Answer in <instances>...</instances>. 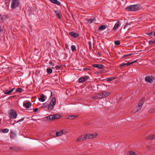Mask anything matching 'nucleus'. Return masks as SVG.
I'll use <instances>...</instances> for the list:
<instances>
[{
  "label": "nucleus",
  "instance_id": "1",
  "mask_svg": "<svg viewBox=\"0 0 155 155\" xmlns=\"http://www.w3.org/2000/svg\"><path fill=\"white\" fill-rule=\"evenodd\" d=\"M98 134L96 133L93 134H83L79 137L76 140L77 142H80L84 141L87 139H92L97 137Z\"/></svg>",
  "mask_w": 155,
  "mask_h": 155
},
{
  "label": "nucleus",
  "instance_id": "2",
  "mask_svg": "<svg viewBox=\"0 0 155 155\" xmlns=\"http://www.w3.org/2000/svg\"><path fill=\"white\" fill-rule=\"evenodd\" d=\"M110 94V93L108 91H104L102 93L98 94L97 95L94 97V98H100L108 97Z\"/></svg>",
  "mask_w": 155,
  "mask_h": 155
},
{
  "label": "nucleus",
  "instance_id": "3",
  "mask_svg": "<svg viewBox=\"0 0 155 155\" xmlns=\"http://www.w3.org/2000/svg\"><path fill=\"white\" fill-rule=\"evenodd\" d=\"M125 9L128 11H134L138 9V7L137 5H130L127 7Z\"/></svg>",
  "mask_w": 155,
  "mask_h": 155
},
{
  "label": "nucleus",
  "instance_id": "4",
  "mask_svg": "<svg viewBox=\"0 0 155 155\" xmlns=\"http://www.w3.org/2000/svg\"><path fill=\"white\" fill-rule=\"evenodd\" d=\"M18 2L17 0H12L11 2V8L14 9L17 7L18 5Z\"/></svg>",
  "mask_w": 155,
  "mask_h": 155
},
{
  "label": "nucleus",
  "instance_id": "5",
  "mask_svg": "<svg viewBox=\"0 0 155 155\" xmlns=\"http://www.w3.org/2000/svg\"><path fill=\"white\" fill-rule=\"evenodd\" d=\"M154 79L155 78L152 76H147L145 78V80L147 82L152 84L153 82V79Z\"/></svg>",
  "mask_w": 155,
  "mask_h": 155
},
{
  "label": "nucleus",
  "instance_id": "6",
  "mask_svg": "<svg viewBox=\"0 0 155 155\" xmlns=\"http://www.w3.org/2000/svg\"><path fill=\"white\" fill-rule=\"evenodd\" d=\"M144 101L145 97H143L140 101L138 105L136 107L138 110H140L141 109Z\"/></svg>",
  "mask_w": 155,
  "mask_h": 155
},
{
  "label": "nucleus",
  "instance_id": "7",
  "mask_svg": "<svg viewBox=\"0 0 155 155\" xmlns=\"http://www.w3.org/2000/svg\"><path fill=\"white\" fill-rule=\"evenodd\" d=\"M60 117H45L43 119L44 120H53L55 119H59L60 118Z\"/></svg>",
  "mask_w": 155,
  "mask_h": 155
},
{
  "label": "nucleus",
  "instance_id": "8",
  "mask_svg": "<svg viewBox=\"0 0 155 155\" xmlns=\"http://www.w3.org/2000/svg\"><path fill=\"white\" fill-rule=\"evenodd\" d=\"M66 132L67 131L63 129L56 132V135L57 136H60L62 135L63 134L66 133Z\"/></svg>",
  "mask_w": 155,
  "mask_h": 155
},
{
  "label": "nucleus",
  "instance_id": "9",
  "mask_svg": "<svg viewBox=\"0 0 155 155\" xmlns=\"http://www.w3.org/2000/svg\"><path fill=\"white\" fill-rule=\"evenodd\" d=\"M9 116H17V114L16 112L13 109H11L8 111Z\"/></svg>",
  "mask_w": 155,
  "mask_h": 155
},
{
  "label": "nucleus",
  "instance_id": "10",
  "mask_svg": "<svg viewBox=\"0 0 155 155\" xmlns=\"http://www.w3.org/2000/svg\"><path fill=\"white\" fill-rule=\"evenodd\" d=\"M10 137L12 140H15L17 138V136L15 132L12 131L10 133Z\"/></svg>",
  "mask_w": 155,
  "mask_h": 155
},
{
  "label": "nucleus",
  "instance_id": "11",
  "mask_svg": "<svg viewBox=\"0 0 155 155\" xmlns=\"http://www.w3.org/2000/svg\"><path fill=\"white\" fill-rule=\"evenodd\" d=\"M88 78L89 77L87 76H85L84 77H81L79 79V82L83 83L88 79Z\"/></svg>",
  "mask_w": 155,
  "mask_h": 155
},
{
  "label": "nucleus",
  "instance_id": "12",
  "mask_svg": "<svg viewBox=\"0 0 155 155\" xmlns=\"http://www.w3.org/2000/svg\"><path fill=\"white\" fill-rule=\"evenodd\" d=\"M92 66L94 67L97 68H98L100 69H103L104 67L103 65L100 64H93Z\"/></svg>",
  "mask_w": 155,
  "mask_h": 155
},
{
  "label": "nucleus",
  "instance_id": "13",
  "mask_svg": "<svg viewBox=\"0 0 155 155\" xmlns=\"http://www.w3.org/2000/svg\"><path fill=\"white\" fill-rule=\"evenodd\" d=\"M32 105L31 103L29 101H28L26 103L23 104L24 106L27 108H28L29 107H31Z\"/></svg>",
  "mask_w": 155,
  "mask_h": 155
},
{
  "label": "nucleus",
  "instance_id": "14",
  "mask_svg": "<svg viewBox=\"0 0 155 155\" xmlns=\"http://www.w3.org/2000/svg\"><path fill=\"white\" fill-rule=\"evenodd\" d=\"M69 35L74 38H77L79 35L78 33H75L73 31L70 32Z\"/></svg>",
  "mask_w": 155,
  "mask_h": 155
},
{
  "label": "nucleus",
  "instance_id": "15",
  "mask_svg": "<svg viewBox=\"0 0 155 155\" xmlns=\"http://www.w3.org/2000/svg\"><path fill=\"white\" fill-rule=\"evenodd\" d=\"M120 25V22L118 21L115 24L113 29L114 30L116 29L119 28Z\"/></svg>",
  "mask_w": 155,
  "mask_h": 155
},
{
  "label": "nucleus",
  "instance_id": "16",
  "mask_svg": "<svg viewBox=\"0 0 155 155\" xmlns=\"http://www.w3.org/2000/svg\"><path fill=\"white\" fill-rule=\"evenodd\" d=\"M155 140V134L149 136L145 138L146 140Z\"/></svg>",
  "mask_w": 155,
  "mask_h": 155
},
{
  "label": "nucleus",
  "instance_id": "17",
  "mask_svg": "<svg viewBox=\"0 0 155 155\" xmlns=\"http://www.w3.org/2000/svg\"><path fill=\"white\" fill-rule=\"evenodd\" d=\"M15 89V88H14L10 90H7L6 91H5L4 93L5 94H10L13 91V90Z\"/></svg>",
  "mask_w": 155,
  "mask_h": 155
},
{
  "label": "nucleus",
  "instance_id": "18",
  "mask_svg": "<svg viewBox=\"0 0 155 155\" xmlns=\"http://www.w3.org/2000/svg\"><path fill=\"white\" fill-rule=\"evenodd\" d=\"M130 62H128L126 63H123L122 64H120L119 65V66L120 67H126L130 65Z\"/></svg>",
  "mask_w": 155,
  "mask_h": 155
},
{
  "label": "nucleus",
  "instance_id": "19",
  "mask_svg": "<svg viewBox=\"0 0 155 155\" xmlns=\"http://www.w3.org/2000/svg\"><path fill=\"white\" fill-rule=\"evenodd\" d=\"M50 104L53 105V106H54L56 104V99L55 97H53L52 98Z\"/></svg>",
  "mask_w": 155,
  "mask_h": 155
},
{
  "label": "nucleus",
  "instance_id": "20",
  "mask_svg": "<svg viewBox=\"0 0 155 155\" xmlns=\"http://www.w3.org/2000/svg\"><path fill=\"white\" fill-rule=\"evenodd\" d=\"M45 96L43 94H42L41 95L40 97L39 98V100L41 102H44L45 101Z\"/></svg>",
  "mask_w": 155,
  "mask_h": 155
},
{
  "label": "nucleus",
  "instance_id": "21",
  "mask_svg": "<svg viewBox=\"0 0 155 155\" xmlns=\"http://www.w3.org/2000/svg\"><path fill=\"white\" fill-rule=\"evenodd\" d=\"M107 26L106 25H102L100 26L99 28L98 29L100 30H102L106 29Z\"/></svg>",
  "mask_w": 155,
  "mask_h": 155
},
{
  "label": "nucleus",
  "instance_id": "22",
  "mask_svg": "<svg viewBox=\"0 0 155 155\" xmlns=\"http://www.w3.org/2000/svg\"><path fill=\"white\" fill-rule=\"evenodd\" d=\"M54 12L57 17L59 19H60L61 18V16L60 14V12L58 11L57 10H55Z\"/></svg>",
  "mask_w": 155,
  "mask_h": 155
},
{
  "label": "nucleus",
  "instance_id": "23",
  "mask_svg": "<svg viewBox=\"0 0 155 155\" xmlns=\"http://www.w3.org/2000/svg\"><path fill=\"white\" fill-rule=\"evenodd\" d=\"M52 3L56 4L57 5H60L61 3L57 0H50Z\"/></svg>",
  "mask_w": 155,
  "mask_h": 155
},
{
  "label": "nucleus",
  "instance_id": "24",
  "mask_svg": "<svg viewBox=\"0 0 155 155\" xmlns=\"http://www.w3.org/2000/svg\"><path fill=\"white\" fill-rule=\"evenodd\" d=\"M95 20V18L92 19V18H90V19H87V21L88 22V23H91L93 22V21Z\"/></svg>",
  "mask_w": 155,
  "mask_h": 155
},
{
  "label": "nucleus",
  "instance_id": "25",
  "mask_svg": "<svg viewBox=\"0 0 155 155\" xmlns=\"http://www.w3.org/2000/svg\"><path fill=\"white\" fill-rule=\"evenodd\" d=\"M47 72L48 74H51L52 73V69L50 68H48L47 69Z\"/></svg>",
  "mask_w": 155,
  "mask_h": 155
},
{
  "label": "nucleus",
  "instance_id": "26",
  "mask_svg": "<svg viewBox=\"0 0 155 155\" xmlns=\"http://www.w3.org/2000/svg\"><path fill=\"white\" fill-rule=\"evenodd\" d=\"M116 78V77H113L111 78H107V80L108 81H112Z\"/></svg>",
  "mask_w": 155,
  "mask_h": 155
},
{
  "label": "nucleus",
  "instance_id": "27",
  "mask_svg": "<svg viewBox=\"0 0 155 155\" xmlns=\"http://www.w3.org/2000/svg\"><path fill=\"white\" fill-rule=\"evenodd\" d=\"M10 149L13 150H18V148L17 147L14 146L10 147Z\"/></svg>",
  "mask_w": 155,
  "mask_h": 155
},
{
  "label": "nucleus",
  "instance_id": "28",
  "mask_svg": "<svg viewBox=\"0 0 155 155\" xmlns=\"http://www.w3.org/2000/svg\"><path fill=\"white\" fill-rule=\"evenodd\" d=\"M149 43L151 45H154L155 44V39H152L149 41Z\"/></svg>",
  "mask_w": 155,
  "mask_h": 155
},
{
  "label": "nucleus",
  "instance_id": "29",
  "mask_svg": "<svg viewBox=\"0 0 155 155\" xmlns=\"http://www.w3.org/2000/svg\"><path fill=\"white\" fill-rule=\"evenodd\" d=\"M2 132L5 133H8L9 131V129L8 128H6L5 129H2L1 130Z\"/></svg>",
  "mask_w": 155,
  "mask_h": 155
},
{
  "label": "nucleus",
  "instance_id": "30",
  "mask_svg": "<svg viewBox=\"0 0 155 155\" xmlns=\"http://www.w3.org/2000/svg\"><path fill=\"white\" fill-rule=\"evenodd\" d=\"M63 115L61 114H52L49 115L48 116H62Z\"/></svg>",
  "mask_w": 155,
  "mask_h": 155
},
{
  "label": "nucleus",
  "instance_id": "31",
  "mask_svg": "<svg viewBox=\"0 0 155 155\" xmlns=\"http://www.w3.org/2000/svg\"><path fill=\"white\" fill-rule=\"evenodd\" d=\"M54 106H53V105L50 104L48 106V108L49 110H52L54 107Z\"/></svg>",
  "mask_w": 155,
  "mask_h": 155
},
{
  "label": "nucleus",
  "instance_id": "32",
  "mask_svg": "<svg viewBox=\"0 0 155 155\" xmlns=\"http://www.w3.org/2000/svg\"><path fill=\"white\" fill-rule=\"evenodd\" d=\"M128 153L129 155H136V154L135 152L132 151H130L128 152Z\"/></svg>",
  "mask_w": 155,
  "mask_h": 155
},
{
  "label": "nucleus",
  "instance_id": "33",
  "mask_svg": "<svg viewBox=\"0 0 155 155\" xmlns=\"http://www.w3.org/2000/svg\"><path fill=\"white\" fill-rule=\"evenodd\" d=\"M138 111V110H137V108L135 107L134 109H133L132 111L131 112L133 113H136V112H137Z\"/></svg>",
  "mask_w": 155,
  "mask_h": 155
},
{
  "label": "nucleus",
  "instance_id": "34",
  "mask_svg": "<svg viewBox=\"0 0 155 155\" xmlns=\"http://www.w3.org/2000/svg\"><path fill=\"white\" fill-rule=\"evenodd\" d=\"M71 50L73 51H74L76 50V48L74 45H72L71 46Z\"/></svg>",
  "mask_w": 155,
  "mask_h": 155
},
{
  "label": "nucleus",
  "instance_id": "35",
  "mask_svg": "<svg viewBox=\"0 0 155 155\" xmlns=\"http://www.w3.org/2000/svg\"><path fill=\"white\" fill-rule=\"evenodd\" d=\"M155 112V107L149 110V112L152 113Z\"/></svg>",
  "mask_w": 155,
  "mask_h": 155
},
{
  "label": "nucleus",
  "instance_id": "36",
  "mask_svg": "<svg viewBox=\"0 0 155 155\" xmlns=\"http://www.w3.org/2000/svg\"><path fill=\"white\" fill-rule=\"evenodd\" d=\"M114 43L116 45H119L120 44V41L119 40H117L115 41Z\"/></svg>",
  "mask_w": 155,
  "mask_h": 155
},
{
  "label": "nucleus",
  "instance_id": "37",
  "mask_svg": "<svg viewBox=\"0 0 155 155\" xmlns=\"http://www.w3.org/2000/svg\"><path fill=\"white\" fill-rule=\"evenodd\" d=\"M75 117H68L67 118V119H69V120H72Z\"/></svg>",
  "mask_w": 155,
  "mask_h": 155
},
{
  "label": "nucleus",
  "instance_id": "38",
  "mask_svg": "<svg viewBox=\"0 0 155 155\" xmlns=\"http://www.w3.org/2000/svg\"><path fill=\"white\" fill-rule=\"evenodd\" d=\"M131 55V54H125L122 57V58H125L127 56H129Z\"/></svg>",
  "mask_w": 155,
  "mask_h": 155
},
{
  "label": "nucleus",
  "instance_id": "39",
  "mask_svg": "<svg viewBox=\"0 0 155 155\" xmlns=\"http://www.w3.org/2000/svg\"><path fill=\"white\" fill-rule=\"evenodd\" d=\"M38 108H36L34 109H33V110L34 112H36L38 111Z\"/></svg>",
  "mask_w": 155,
  "mask_h": 155
},
{
  "label": "nucleus",
  "instance_id": "40",
  "mask_svg": "<svg viewBox=\"0 0 155 155\" xmlns=\"http://www.w3.org/2000/svg\"><path fill=\"white\" fill-rule=\"evenodd\" d=\"M88 44L89 45L90 48H91V43L90 41L88 42Z\"/></svg>",
  "mask_w": 155,
  "mask_h": 155
},
{
  "label": "nucleus",
  "instance_id": "41",
  "mask_svg": "<svg viewBox=\"0 0 155 155\" xmlns=\"http://www.w3.org/2000/svg\"><path fill=\"white\" fill-rule=\"evenodd\" d=\"M55 68H57V69H60V67L59 66H55Z\"/></svg>",
  "mask_w": 155,
  "mask_h": 155
},
{
  "label": "nucleus",
  "instance_id": "42",
  "mask_svg": "<svg viewBox=\"0 0 155 155\" xmlns=\"http://www.w3.org/2000/svg\"><path fill=\"white\" fill-rule=\"evenodd\" d=\"M49 64H51V65H54V64H53V62H52V61H50L49 62Z\"/></svg>",
  "mask_w": 155,
  "mask_h": 155
},
{
  "label": "nucleus",
  "instance_id": "43",
  "mask_svg": "<svg viewBox=\"0 0 155 155\" xmlns=\"http://www.w3.org/2000/svg\"><path fill=\"white\" fill-rule=\"evenodd\" d=\"M3 31V29L1 26L0 25V32L2 31Z\"/></svg>",
  "mask_w": 155,
  "mask_h": 155
},
{
  "label": "nucleus",
  "instance_id": "44",
  "mask_svg": "<svg viewBox=\"0 0 155 155\" xmlns=\"http://www.w3.org/2000/svg\"><path fill=\"white\" fill-rule=\"evenodd\" d=\"M128 25H129V24H128V23H127L126 24H125V26L124 27V29H125V28H126V27H127V26Z\"/></svg>",
  "mask_w": 155,
  "mask_h": 155
},
{
  "label": "nucleus",
  "instance_id": "45",
  "mask_svg": "<svg viewBox=\"0 0 155 155\" xmlns=\"http://www.w3.org/2000/svg\"><path fill=\"white\" fill-rule=\"evenodd\" d=\"M152 63L153 64L155 65V60H153Z\"/></svg>",
  "mask_w": 155,
  "mask_h": 155
},
{
  "label": "nucleus",
  "instance_id": "46",
  "mask_svg": "<svg viewBox=\"0 0 155 155\" xmlns=\"http://www.w3.org/2000/svg\"><path fill=\"white\" fill-rule=\"evenodd\" d=\"M153 32L151 31V32L148 33V35H152L153 34Z\"/></svg>",
  "mask_w": 155,
  "mask_h": 155
},
{
  "label": "nucleus",
  "instance_id": "47",
  "mask_svg": "<svg viewBox=\"0 0 155 155\" xmlns=\"http://www.w3.org/2000/svg\"><path fill=\"white\" fill-rule=\"evenodd\" d=\"M134 61L132 62H130V64H133L135 62H136V61Z\"/></svg>",
  "mask_w": 155,
  "mask_h": 155
},
{
  "label": "nucleus",
  "instance_id": "48",
  "mask_svg": "<svg viewBox=\"0 0 155 155\" xmlns=\"http://www.w3.org/2000/svg\"><path fill=\"white\" fill-rule=\"evenodd\" d=\"M24 91V90H23L21 88H20V93H21L22 92Z\"/></svg>",
  "mask_w": 155,
  "mask_h": 155
},
{
  "label": "nucleus",
  "instance_id": "49",
  "mask_svg": "<svg viewBox=\"0 0 155 155\" xmlns=\"http://www.w3.org/2000/svg\"><path fill=\"white\" fill-rule=\"evenodd\" d=\"M68 116H78V115H69Z\"/></svg>",
  "mask_w": 155,
  "mask_h": 155
},
{
  "label": "nucleus",
  "instance_id": "50",
  "mask_svg": "<svg viewBox=\"0 0 155 155\" xmlns=\"http://www.w3.org/2000/svg\"><path fill=\"white\" fill-rule=\"evenodd\" d=\"M16 91L18 92H19V88H18L16 90Z\"/></svg>",
  "mask_w": 155,
  "mask_h": 155
},
{
  "label": "nucleus",
  "instance_id": "51",
  "mask_svg": "<svg viewBox=\"0 0 155 155\" xmlns=\"http://www.w3.org/2000/svg\"><path fill=\"white\" fill-rule=\"evenodd\" d=\"M49 93L51 94V96H52V92L50 91H49Z\"/></svg>",
  "mask_w": 155,
  "mask_h": 155
},
{
  "label": "nucleus",
  "instance_id": "52",
  "mask_svg": "<svg viewBox=\"0 0 155 155\" xmlns=\"http://www.w3.org/2000/svg\"><path fill=\"white\" fill-rule=\"evenodd\" d=\"M17 117H10L11 119H15Z\"/></svg>",
  "mask_w": 155,
  "mask_h": 155
},
{
  "label": "nucleus",
  "instance_id": "53",
  "mask_svg": "<svg viewBox=\"0 0 155 155\" xmlns=\"http://www.w3.org/2000/svg\"><path fill=\"white\" fill-rule=\"evenodd\" d=\"M65 47H66V48H67V46L66 45Z\"/></svg>",
  "mask_w": 155,
  "mask_h": 155
},
{
  "label": "nucleus",
  "instance_id": "54",
  "mask_svg": "<svg viewBox=\"0 0 155 155\" xmlns=\"http://www.w3.org/2000/svg\"><path fill=\"white\" fill-rule=\"evenodd\" d=\"M154 35L155 36V31H154Z\"/></svg>",
  "mask_w": 155,
  "mask_h": 155
},
{
  "label": "nucleus",
  "instance_id": "55",
  "mask_svg": "<svg viewBox=\"0 0 155 155\" xmlns=\"http://www.w3.org/2000/svg\"><path fill=\"white\" fill-rule=\"evenodd\" d=\"M20 121H21V120L20 119Z\"/></svg>",
  "mask_w": 155,
  "mask_h": 155
}]
</instances>
